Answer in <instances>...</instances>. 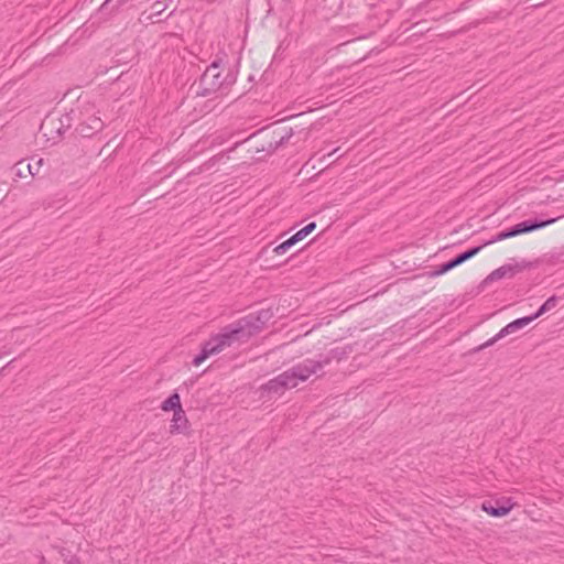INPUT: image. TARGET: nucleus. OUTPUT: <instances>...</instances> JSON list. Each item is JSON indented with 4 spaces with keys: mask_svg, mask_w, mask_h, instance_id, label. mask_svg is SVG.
<instances>
[{
    "mask_svg": "<svg viewBox=\"0 0 564 564\" xmlns=\"http://www.w3.org/2000/svg\"><path fill=\"white\" fill-rule=\"evenodd\" d=\"M18 176L23 177V176H24V171H21V170L19 169V170H18Z\"/></svg>",
    "mask_w": 564,
    "mask_h": 564,
    "instance_id": "obj_20",
    "label": "nucleus"
},
{
    "mask_svg": "<svg viewBox=\"0 0 564 564\" xmlns=\"http://www.w3.org/2000/svg\"><path fill=\"white\" fill-rule=\"evenodd\" d=\"M533 321H534V317L527 316V317H521V318H518V319L509 323L503 328H501L498 334H496L492 338H490L488 341H486L482 345V347H489V346L494 345L499 339H501L508 335H511V334L516 333L517 330L528 326Z\"/></svg>",
    "mask_w": 564,
    "mask_h": 564,
    "instance_id": "obj_7",
    "label": "nucleus"
},
{
    "mask_svg": "<svg viewBox=\"0 0 564 564\" xmlns=\"http://www.w3.org/2000/svg\"><path fill=\"white\" fill-rule=\"evenodd\" d=\"M556 303H557V300L555 296H551L549 297L544 303L543 305L539 308V311L532 315L531 317H534V319H536L538 317H540L541 315H543L544 313L553 310L555 306H556Z\"/></svg>",
    "mask_w": 564,
    "mask_h": 564,
    "instance_id": "obj_13",
    "label": "nucleus"
},
{
    "mask_svg": "<svg viewBox=\"0 0 564 564\" xmlns=\"http://www.w3.org/2000/svg\"><path fill=\"white\" fill-rule=\"evenodd\" d=\"M187 426V419L185 416V412L182 409L173 412V419L171 424V433H180L183 432Z\"/></svg>",
    "mask_w": 564,
    "mask_h": 564,
    "instance_id": "obj_11",
    "label": "nucleus"
},
{
    "mask_svg": "<svg viewBox=\"0 0 564 564\" xmlns=\"http://www.w3.org/2000/svg\"><path fill=\"white\" fill-rule=\"evenodd\" d=\"M322 368L321 361L307 359L271 379L261 389L271 393H282L285 389L295 388L300 382L306 381Z\"/></svg>",
    "mask_w": 564,
    "mask_h": 564,
    "instance_id": "obj_2",
    "label": "nucleus"
},
{
    "mask_svg": "<svg viewBox=\"0 0 564 564\" xmlns=\"http://www.w3.org/2000/svg\"><path fill=\"white\" fill-rule=\"evenodd\" d=\"M69 564H72V563H69Z\"/></svg>",
    "mask_w": 564,
    "mask_h": 564,
    "instance_id": "obj_22",
    "label": "nucleus"
},
{
    "mask_svg": "<svg viewBox=\"0 0 564 564\" xmlns=\"http://www.w3.org/2000/svg\"><path fill=\"white\" fill-rule=\"evenodd\" d=\"M111 0H106L102 4V8L106 7Z\"/></svg>",
    "mask_w": 564,
    "mask_h": 564,
    "instance_id": "obj_21",
    "label": "nucleus"
},
{
    "mask_svg": "<svg viewBox=\"0 0 564 564\" xmlns=\"http://www.w3.org/2000/svg\"><path fill=\"white\" fill-rule=\"evenodd\" d=\"M482 247L484 246H479V247H475L470 250H467L466 252L459 254L452 261L444 263L434 274L441 275V274L448 272L449 270L456 268L457 265H459V264L464 263L465 261L475 257L481 250Z\"/></svg>",
    "mask_w": 564,
    "mask_h": 564,
    "instance_id": "obj_9",
    "label": "nucleus"
},
{
    "mask_svg": "<svg viewBox=\"0 0 564 564\" xmlns=\"http://www.w3.org/2000/svg\"><path fill=\"white\" fill-rule=\"evenodd\" d=\"M96 105L89 100L80 99L76 109H73L69 115L65 117L67 126L70 121H76V131L83 137H90L99 132L104 127V121L98 116Z\"/></svg>",
    "mask_w": 564,
    "mask_h": 564,
    "instance_id": "obj_3",
    "label": "nucleus"
},
{
    "mask_svg": "<svg viewBox=\"0 0 564 564\" xmlns=\"http://www.w3.org/2000/svg\"><path fill=\"white\" fill-rule=\"evenodd\" d=\"M258 330L259 327L250 318L229 325L204 344L200 354L193 359L194 366H200L207 358L221 352L235 343L247 341Z\"/></svg>",
    "mask_w": 564,
    "mask_h": 564,
    "instance_id": "obj_1",
    "label": "nucleus"
},
{
    "mask_svg": "<svg viewBox=\"0 0 564 564\" xmlns=\"http://www.w3.org/2000/svg\"><path fill=\"white\" fill-rule=\"evenodd\" d=\"M200 85L204 88V94H210L218 90L223 85V79L219 70V62H214L203 74Z\"/></svg>",
    "mask_w": 564,
    "mask_h": 564,
    "instance_id": "obj_4",
    "label": "nucleus"
},
{
    "mask_svg": "<svg viewBox=\"0 0 564 564\" xmlns=\"http://www.w3.org/2000/svg\"><path fill=\"white\" fill-rule=\"evenodd\" d=\"M307 232L304 230V228L300 229L296 234H294L291 238V240L295 243L303 240L305 237H307Z\"/></svg>",
    "mask_w": 564,
    "mask_h": 564,
    "instance_id": "obj_16",
    "label": "nucleus"
},
{
    "mask_svg": "<svg viewBox=\"0 0 564 564\" xmlns=\"http://www.w3.org/2000/svg\"><path fill=\"white\" fill-rule=\"evenodd\" d=\"M68 127L67 122L62 119L47 117L41 124L40 131L47 142L56 143L61 135L63 128Z\"/></svg>",
    "mask_w": 564,
    "mask_h": 564,
    "instance_id": "obj_6",
    "label": "nucleus"
},
{
    "mask_svg": "<svg viewBox=\"0 0 564 564\" xmlns=\"http://www.w3.org/2000/svg\"><path fill=\"white\" fill-rule=\"evenodd\" d=\"M294 246V242L289 238L288 240L283 241L282 243L278 245L273 251L278 256L284 254L291 247Z\"/></svg>",
    "mask_w": 564,
    "mask_h": 564,
    "instance_id": "obj_14",
    "label": "nucleus"
},
{
    "mask_svg": "<svg viewBox=\"0 0 564 564\" xmlns=\"http://www.w3.org/2000/svg\"><path fill=\"white\" fill-rule=\"evenodd\" d=\"M511 237H513V236H512V234H510V230L501 231L495 238H492L491 240L485 242L484 246H488V245H491V243H495L497 241H501V240H505V239L511 238Z\"/></svg>",
    "mask_w": 564,
    "mask_h": 564,
    "instance_id": "obj_15",
    "label": "nucleus"
},
{
    "mask_svg": "<svg viewBox=\"0 0 564 564\" xmlns=\"http://www.w3.org/2000/svg\"><path fill=\"white\" fill-rule=\"evenodd\" d=\"M153 10H154V13H153V14H150V15L148 17V19H151L154 14H160V13L164 10V7L162 6V2L156 1V2L153 4Z\"/></svg>",
    "mask_w": 564,
    "mask_h": 564,
    "instance_id": "obj_18",
    "label": "nucleus"
},
{
    "mask_svg": "<svg viewBox=\"0 0 564 564\" xmlns=\"http://www.w3.org/2000/svg\"><path fill=\"white\" fill-rule=\"evenodd\" d=\"M303 228L307 232V235H310L316 228V224L315 223H310L308 225H306Z\"/></svg>",
    "mask_w": 564,
    "mask_h": 564,
    "instance_id": "obj_19",
    "label": "nucleus"
},
{
    "mask_svg": "<svg viewBox=\"0 0 564 564\" xmlns=\"http://www.w3.org/2000/svg\"><path fill=\"white\" fill-rule=\"evenodd\" d=\"M529 267V264L524 261H521V262H517L514 260H512L511 262L507 263V264H503L501 265L500 268L494 270L484 281V283H491V282H495V281H498V280H501V279H505V278H512L518 272H521L523 271L524 269H527Z\"/></svg>",
    "mask_w": 564,
    "mask_h": 564,
    "instance_id": "obj_5",
    "label": "nucleus"
},
{
    "mask_svg": "<svg viewBox=\"0 0 564 564\" xmlns=\"http://www.w3.org/2000/svg\"><path fill=\"white\" fill-rule=\"evenodd\" d=\"M558 218L560 217L551 218V219L540 221V223L523 221V223L516 225L512 229H510V234H512V236L516 237L520 234H525V232H530V231H533V230H536L540 228H544V227L555 223Z\"/></svg>",
    "mask_w": 564,
    "mask_h": 564,
    "instance_id": "obj_10",
    "label": "nucleus"
},
{
    "mask_svg": "<svg viewBox=\"0 0 564 564\" xmlns=\"http://www.w3.org/2000/svg\"><path fill=\"white\" fill-rule=\"evenodd\" d=\"M42 165V159H40L37 162H36V167L35 166H32L31 164L26 165V169H28V172L31 174V175H35L40 167Z\"/></svg>",
    "mask_w": 564,
    "mask_h": 564,
    "instance_id": "obj_17",
    "label": "nucleus"
},
{
    "mask_svg": "<svg viewBox=\"0 0 564 564\" xmlns=\"http://www.w3.org/2000/svg\"><path fill=\"white\" fill-rule=\"evenodd\" d=\"M161 409L165 412H169V411H177L180 409H182V404H181V399H180V395L178 393H173L172 395H170L163 403H162V406Z\"/></svg>",
    "mask_w": 564,
    "mask_h": 564,
    "instance_id": "obj_12",
    "label": "nucleus"
},
{
    "mask_svg": "<svg viewBox=\"0 0 564 564\" xmlns=\"http://www.w3.org/2000/svg\"><path fill=\"white\" fill-rule=\"evenodd\" d=\"M497 507H494L489 502H485L482 503V510L491 517L500 518L507 516L516 503L511 498H502L497 501Z\"/></svg>",
    "mask_w": 564,
    "mask_h": 564,
    "instance_id": "obj_8",
    "label": "nucleus"
}]
</instances>
